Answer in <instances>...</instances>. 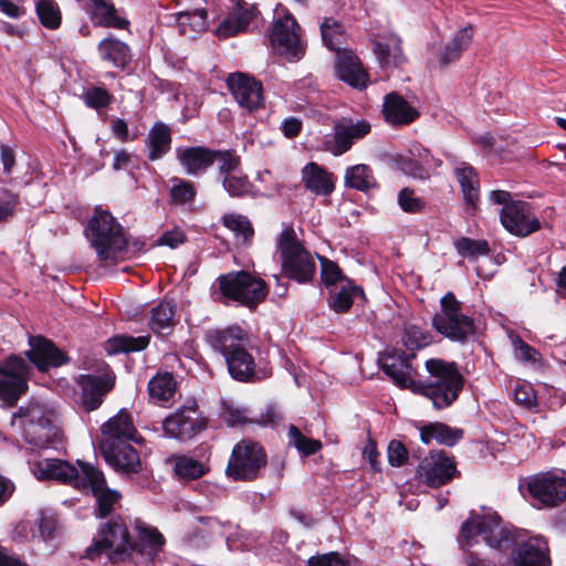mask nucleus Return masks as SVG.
Returning <instances> with one entry per match:
<instances>
[{
	"mask_svg": "<svg viewBox=\"0 0 566 566\" xmlns=\"http://www.w3.org/2000/svg\"><path fill=\"white\" fill-rule=\"evenodd\" d=\"M85 234L99 261L116 259L127 247L126 234L120 223L109 211L99 207L95 208L88 220Z\"/></svg>",
	"mask_w": 566,
	"mask_h": 566,
	"instance_id": "obj_6",
	"label": "nucleus"
},
{
	"mask_svg": "<svg viewBox=\"0 0 566 566\" xmlns=\"http://www.w3.org/2000/svg\"><path fill=\"white\" fill-rule=\"evenodd\" d=\"M401 340L406 349L411 352L410 357H415L413 352L428 346L432 342V336L419 326L409 325L405 328Z\"/></svg>",
	"mask_w": 566,
	"mask_h": 566,
	"instance_id": "obj_49",
	"label": "nucleus"
},
{
	"mask_svg": "<svg viewBox=\"0 0 566 566\" xmlns=\"http://www.w3.org/2000/svg\"><path fill=\"white\" fill-rule=\"evenodd\" d=\"M371 126L366 119L342 117L334 122L332 133L324 137V149L334 156H342L370 133Z\"/></svg>",
	"mask_w": 566,
	"mask_h": 566,
	"instance_id": "obj_14",
	"label": "nucleus"
},
{
	"mask_svg": "<svg viewBox=\"0 0 566 566\" xmlns=\"http://www.w3.org/2000/svg\"><path fill=\"white\" fill-rule=\"evenodd\" d=\"M31 472L38 480H56L83 492H91L96 504L94 514L98 518L116 516L122 507V494L106 485L102 471L93 464L77 460L75 464L60 459H42L29 462Z\"/></svg>",
	"mask_w": 566,
	"mask_h": 566,
	"instance_id": "obj_1",
	"label": "nucleus"
},
{
	"mask_svg": "<svg viewBox=\"0 0 566 566\" xmlns=\"http://www.w3.org/2000/svg\"><path fill=\"white\" fill-rule=\"evenodd\" d=\"M514 401L526 410H534L537 407V397L532 384L517 382L513 390Z\"/></svg>",
	"mask_w": 566,
	"mask_h": 566,
	"instance_id": "obj_55",
	"label": "nucleus"
},
{
	"mask_svg": "<svg viewBox=\"0 0 566 566\" xmlns=\"http://www.w3.org/2000/svg\"><path fill=\"white\" fill-rule=\"evenodd\" d=\"M136 437L137 430L130 415L122 409L102 426L101 446H106L111 453L114 444L136 441Z\"/></svg>",
	"mask_w": 566,
	"mask_h": 566,
	"instance_id": "obj_20",
	"label": "nucleus"
},
{
	"mask_svg": "<svg viewBox=\"0 0 566 566\" xmlns=\"http://www.w3.org/2000/svg\"><path fill=\"white\" fill-rule=\"evenodd\" d=\"M400 168L402 171L412 176L413 178H428V171L426 170V168L419 161L413 160L411 158H402L400 160Z\"/></svg>",
	"mask_w": 566,
	"mask_h": 566,
	"instance_id": "obj_64",
	"label": "nucleus"
},
{
	"mask_svg": "<svg viewBox=\"0 0 566 566\" xmlns=\"http://www.w3.org/2000/svg\"><path fill=\"white\" fill-rule=\"evenodd\" d=\"M258 10L254 4L244 0H237L228 17L217 28L219 38H229L244 31L251 21L256 17Z\"/></svg>",
	"mask_w": 566,
	"mask_h": 566,
	"instance_id": "obj_26",
	"label": "nucleus"
},
{
	"mask_svg": "<svg viewBox=\"0 0 566 566\" xmlns=\"http://www.w3.org/2000/svg\"><path fill=\"white\" fill-rule=\"evenodd\" d=\"M345 186L359 191H368L376 187V180L369 166L358 164L345 171Z\"/></svg>",
	"mask_w": 566,
	"mask_h": 566,
	"instance_id": "obj_44",
	"label": "nucleus"
},
{
	"mask_svg": "<svg viewBox=\"0 0 566 566\" xmlns=\"http://www.w3.org/2000/svg\"><path fill=\"white\" fill-rule=\"evenodd\" d=\"M35 12L40 23L49 29L56 30L62 23V13L54 0H40L35 4Z\"/></svg>",
	"mask_w": 566,
	"mask_h": 566,
	"instance_id": "obj_48",
	"label": "nucleus"
},
{
	"mask_svg": "<svg viewBox=\"0 0 566 566\" xmlns=\"http://www.w3.org/2000/svg\"><path fill=\"white\" fill-rule=\"evenodd\" d=\"M410 356L403 352L396 354H386L381 358V367L387 376H389L399 387H415L416 381L412 379V368L409 363Z\"/></svg>",
	"mask_w": 566,
	"mask_h": 566,
	"instance_id": "obj_30",
	"label": "nucleus"
},
{
	"mask_svg": "<svg viewBox=\"0 0 566 566\" xmlns=\"http://www.w3.org/2000/svg\"><path fill=\"white\" fill-rule=\"evenodd\" d=\"M101 451L107 464L116 472L132 474L137 473L142 468L139 454L130 442L114 444L111 453L106 446H101Z\"/></svg>",
	"mask_w": 566,
	"mask_h": 566,
	"instance_id": "obj_25",
	"label": "nucleus"
},
{
	"mask_svg": "<svg viewBox=\"0 0 566 566\" xmlns=\"http://www.w3.org/2000/svg\"><path fill=\"white\" fill-rule=\"evenodd\" d=\"M222 185L231 197H242L249 193L252 187L248 177L241 170L228 177H223Z\"/></svg>",
	"mask_w": 566,
	"mask_h": 566,
	"instance_id": "obj_54",
	"label": "nucleus"
},
{
	"mask_svg": "<svg viewBox=\"0 0 566 566\" xmlns=\"http://www.w3.org/2000/svg\"><path fill=\"white\" fill-rule=\"evenodd\" d=\"M453 457L443 450L431 451L417 467L416 479L429 488H440L459 476Z\"/></svg>",
	"mask_w": 566,
	"mask_h": 566,
	"instance_id": "obj_15",
	"label": "nucleus"
},
{
	"mask_svg": "<svg viewBox=\"0 0 566 566\" xmlns=\"http://www.w3.org/2000/svg\"><path fill=\"white\" fill-rule=\"evenodd\" d=\"M441 310L432 317V327L452 342L465 343L475 334L473 318L463 313L462 303L452 292L440 300Z\"/></svg>",
	"mask_w": 566,
	"mask_h": 566,
	"instance_id": "obj_10",
	"label": "nucleus"
},
{
	"mask_svg": "<svg viewBox=\"0 0 566 566\" xmlns=\"http://www.w3.org/2000/svg\"><path fill=\"white\" fill-rule=\"evenodd\" d=\"M222 418L231 427L242 424L248 421L245 410L233 407L232 405L223 403Z\"/></svg>",
	"mask_w": 566,
	"mask_h": 566,
	"instance_id": "obj_63",
	"label": "nucleus"
},
{
	"mask_svg": "<svg viewBox=\"0 0 566 566\" xmlns=\"http://www.w3.org/2000/svg\"><path fill=\"white\" fill-rule=\"evenodd\" d=\"M22 418L23 437L32 450L54 447L60 441L61 431L53 424V411L40 402H31L27 408L19 409Z\"/></svg>",
	"mask_w": 566,
	"mask_h": 566,
	"instance_id": "obj_8",
	"label": "nucleus"
},
{
	"mask_svg": "<svg viewBox=\"0 0 566 566\" xmlns=\"http://www.w3.org/2000/svg\"><path fill=\"white\" fill-rule=\"evenodd\" d=\"M19 203L18 196L8 189H0V222L13 214Z\"/></svg>",
	"mask_w": 566,
	"mask_h": 566,
	"instance_id": "obj_60",
	"label": "nucleus"
},
{
	"mask_svg": "<svg viewBox=\"0 0 566 566\" xmlns=\"http://www.w3.org/2000/svg\"><path fill=\"white\" fill-rule=\"evenodd\" d=\"M222 220L224 227L233 232L238 245H247L252 241L254 230L245 216L226 214Z\"/></svg>",
	"mask_w": 566,
	"mask_h": 566,
	"instance_id": "obj_46",
	"label": "nucleus"
},
{
	"mask_svg": "<svg viewBox=\"0 0 566 566\" xmlns=\"http://www.w3.org/2000/svg\"><path fill=\"white\" fill-rule=\"evenodd\" d=\"M88 13L94 25L114 29H127L129 21L118 15L111 0H90Z\"/></svg>",
	"mask_w": 566,
	"mask_h": 566,
	"instance_id": "obj_34",
	"label": "nucleus"
},
{
	"mask_svg": "<svg viewBox=\"0 0 566 566\" xmlns=\"http://www.w3.org/2000/svg\"><path fill=\"white\" fill-rule=\"evenodd\" d=\"M146 145L149 149V160L155 161L164 157L171 146L170 128L161 122L156 123L147 135Z\"/></svg>",
	"mask_w": 566,
	"mask_h": 566,
	"instance_id": "obj_38",
	"label": "nucleus"
},
{
	"mask_svg": "<svg viewBox=\"0 0 566 566\" xmlns=\"http://www.w3.org/2000/svg\"><path fill=\"white\" fill-rule=\"evenodd\" d=\"M30 350L25 352L29 360L40 370L60 367L66 363V356L55 347L53 342L42 337L30 338Z\"/></svg>",
	"mask_w": 566,
	"mask_h": 566,
	"instance_id": "obj_22",
	"label": "nucleus"
},
{
	"mask_svg": "<svg viewBox=\"0 0 566 566\" xmlns=\"http://www.w3.org/2000/svg\"><path fill=\"white\" fill-rule=\"evenodd\" d=\"M327 293L328 307L338 314L347 313L356 298L364 297L363 289L350 280H343L342 284L329 287Z\"/></svg>",
	"mask_w": 566,
	"mask_h": 566,
	"instance_id": "obj_32",
	"label": "nucleus"
},
{
	"mask_svg": "<svg viewBox=\"0 0 566 566\" xmlns=\"http://www.w3.org/2000/svg\"><path fill=\"white\" fill-rule=\"evenodd\" d=\"M514 566H551L549 548L543 537L522 542L512 553Z\"/></svg>",
	"mask_w": 566,
	"mask_h": 566,
	"instance_id": "obj_24",
	"label": "nucleus"
},
{
	"mask_svg": "<svg viewBox=\"0 0 566 566\" xmlns=\"http://www.w3.org/2000/svg\"><path fill=\"white\" fill-rule=\"evenodd\" d=\"M220 176L228 177L240 171V158L231 151L214 150Z\"/></svg>",
	"mask_w": 566,
	"mask_h": 566,
	"instance_id": "obj_56",
	"label": "nucleus"
},
{
	"mask_svg": "<svg viewBox=\"0 0 566 566\" xmlns=\"http://www.w3.org/2000/svg\"><path fill=\"white\" fill-rule=\"evenodd\" d=\"M374 52L382 67L399 66L405 61V56L400 46V40L396 36H389L375 41Z\"/></svg>",
	"mask_w": 566,
	"mask_h": 566,
	"instance_id": "obj_40",
	"label": "nucleus"
},
{
	"mask_svg": "<svg viewBox=\"0 0 566 566\" xmlns=\"http://www.w3.org/2000/svg\"><path fill=\"white\" fill-rule=\"evenodd\" d=\"M289 444L295 447L304 457L315 454L322 449L319 440L305 437L294 424L289 427Z\"/></svg>",
	"mask_w": 566,
	"mask_h": 566,
	"instance_id": "obj_50",
	"label": "nucleus"
},
{
	"mask_svg": "<svg viewBox=\"0 0 566 566\" xmlns=\"http://www.w3.org/2000/svg\"><path fill=\"white\" fill-rule=\"evenodd\" d=\"M398 203L403 211L410 213L419 212L423 207L422 201L415 197L413 191L409 188H403L399 191Z\"/></svg>",
	"mask_w": 566,
	"mask_h": 566,
	"instance_id": "obj_62",
	"label": "nucleus"
},
{
	"mask_svg": "<svg viewBox=\"0 0 566 566\" xmlns=\"http://www.w3.org/2000/svg\"><path fill=\"white\" fill-rule=\"evenodd\" d=\"M321 260V279L326 290L335 285L342 284L343 280H349L345 276L339 266L328 260L327 258L319 256Z\"/></svg>",
	"mask_w": 566,
	"mask_h": 566,
	"instance_id": "obj_53",
	"label": "nucleus"
},
{
	"mask_svg": "<svg viewBox=\"0 0 566 566\" xmlns=\"http://www.w3.org/2000/svg\"><path fill=\"white\" fill-rule=\"evenodd\" d=\"M76 382L81 388V401L86 411L97 409L104 397L112 390L113 380L106 375L85 374L76 378Z\"/></svg>",
	"mask_w": 566,
	"mask_h": 566,
	"instance_id": "obj_21",
	"label": "nucleus"
},
{
	"mask_svg": "<svg viewBox=\"0 0 566 566\" xmlns=\"http://www.w3.org/2000/svg\"><path fill=\"white\" fill-rule=\"evenodd\" d=\"M170 198L175 205H186L195 201L197 189L191 181L174 177L171 179Z\"/></svg>",
	"mask_w": 566,
	"mask_h": 566,
	"instance_id": "obj_51",
	"label": "nucleus"
},
{
	"mask_svg": "<svg viewBox=\"0 0 566 566\" xmlns=\"http://www.w3.org/2000/svg\"><path fill=\"white\" fill-rule=\"evenodd\" d=\"M479 537L492 548L506 549L515 542L513 531L496 513L475 515L461 526L459 543L463 551L479 543Z\"/></svg>",
	"mask_w": 566,
	"mask_h": 566,
	"instance_id": "obj_7",
	"label": "nucleus"
},
{
	"mask_svg": "<svg viewBox=\"0 0 566 566\" xmlns=\"http://www.w3.org/2000/svg\"><path fill=\"white\" fill-rule=\"evenodd\" d=\"M206 342L222 355L231 377L238 381H259L270 376L266 368H258L254 357L247 349L248 333L238 325L216 328L206 333Z\"/></svg>",
	"mask_w": 566,
	"mask_h": 566,
	"instance_id": "obj_2",
	"label": "nucleus"
},
{
	"mask_svg": "<svg viewBox=\"0 0 566 566\" xmlns=\"http://www.w3.org/2000/svg\"><path fill=\"white\" fill-rule=\"evenodd\" d=\"M511 342L516 358L527 363H536L538 360L539 353L531 345L525 343L518 335L511 336Z\"/></svg>",
	"mask_w": 566,
	"mask_h": 566,
	"instance_id": "obj_57",
	"label": "nucleus"
},
{
	"mask_svg": "<svg viewBox=\"0 0 566 566\" xmlns=\"http://www.w3.org/2000/svg\"><path fill=\"white\" fill-rule=\"evenodd\" d=\"M97 51L101 59L113 66L124 70L133 59L130 48L116 38H105L98 45Z\"/></svg>",
	"mask_w": 566,
	"mask_h": 566,
	"instance_id": "obj_35",
	"label": "nucleus"
},
{
	"mask_svg": "<svg viewBox=\"0 0 566 566\" xmlns=\"http://www.w3.org/2000/svg\"><path fill=\"white\" fill-rule=\"evenodd\" d=\"M304 188L315 196L328 197L335 190V177L317 163L306 164L301 171Z\"/></svg>",
	"mask_w": 566,
	"mask_h": 566,
	"instance_id": "obj_27",
	"label": "nucleus"
},
{
	"mask_svg": "<svg viewBox=\"0 0 566 566\" xmlns=\"http://www.w3.org/2000/svg\"><path fill=\"white\" fill-rule=\"evenodd\" d=\"M149 340V335H143L137 337L129 335H116L105 343V350L109 355L139 352L148 346Z\"/></svg>",
	"mask_w": 566,
	"mask_h": 566,
	"instance_id": "obj_43",
	"label": "nucleus"
},
{
	"mask_svg": "<svg viewBox=\"0 0 566 566\" xmlns=\"http://www.w3.org/2000/svg\"><path fill=\"white\" fill-rule=\"evenodd\" d=\"M135 530L137 538L132 541L133 554L154 559L164 548L166 542L164 535L156 527L143 521H136Z\"/></svg>",
	"mask_w": 566,
	"mask_h": 566,
	"instance_id": "obj_28",
	"label": "nucleus"
},
{
	"mask_svg": "<svg viewBox=\"0 0 566 566\" xmlns=\"http://www.w3.org/2000/svg\"><path fill=\"white\" fill-rule=\"evenodd\" d=\"M473 38V29L471 25L460 29L453 38L440 49V63L448 65L460 59Z\"/></svg>",
	"mask_w": 566,
	"mask_h": 566,
	"instance_id": "obj_39",
	"label": "nucleus"
},
{
	"mask_svg": "<svg viewBox=\"0 0 566 566\" xmlns=\"http://www.w3.org/2000/svg\"><path fill=\"white\" fill-rule=\"evenodd\" d=\"M388 462L391 467L399 468L408 461V450L398 440H391L387 448Z\"/></svg>",
	"mask_w": 566,
	"mask_h": 566,
	"instance_id": "obj_59",
	"label": "nucleus"
},
{
	"mask_svg": "<svg viewBox=\"0 0 566 566\" xmlns=\"http://www.w3.org/2000/svg\"><path fill=\"white\" fill-rule=\"evenodd\" d=\"M275 247L282 272L287 279L301 284L313 280L316 272L315 260L297 238L293 226H283L276 237Z\"/></svg>",
	"mask_w": 566,
	"mask_h": 566,
	"instance_id": "obj_4",
	"label": "nucleus"
},
{
	"mask_svg": "<svg viewBox=\"0 0 566 566\" xmlns=\"http://www.w3.org/2000/svg\"><path fill=\"white\" fill-rule=\"evenodd\" d=\"M30 364L19 355H10L0 361V399L14 406L28 390Z\"/></svg>",
	"mask_w": 566,
	"mask_h": 566,
	"instance_id": "obj_13",
	"label": "nucleus"
},
{
	"mask_svg": "<svg viewBox=\"0 0 566 566\" xmlns=\"http://www.w3.org/2000/svg\"><path fill=\"white\" fill-rule=\"evenodd\" d=\"M176 306L172 301L163 300L150 311L149 327L161 336H167L172 332L176 324L175 321Z\"/></svg>",
	"mask_w": 566,
	"mask_h": 566,
	"instance_id": "obj_36",
	"label": "nucleus"
},
{
	"mask_svg": "<svg viewBox=\"0 0 566 566\" xmlns=\"http://www.w3.org/2000/svg\"><path fill=\"white\" fill-rule=\"evenodd\" d=\"M300 25L292 14L285 13L277 18L269 35L272 48L277 54L290 61L300 60L305 53V44L301 40Z\"/></svg>",
	"mask_w": 566,
	"mask_h": 566,
	"instance_id": "obj_17",
	"label": "nucleus"
},
{
	"mask_svg": "<svg viewBox=\"0 0 566 566\" xmlns=\"http://www.w3.org/2000/svg\"><path fill=\"white\" fill-rule=\"evenodd\" d=\"M84 99L87 106L98 109L109 105L111 94L102 87H92L86 91Z\"/></svg>",
	"mask_w": 566,
	"mask_h": 566,
	"instance_id": "obj_58",
	"label": "nucleus"
},
{
	"mask_svg": "<svg viewBox=\"0 0 566 566\" xmlns=\"http://www.w3.org/2000/svg\"><path fill=\"white\" fill-rule=\"evenodd\" d=\"M457 252L464 258H478L490 252L489 243L485 240H473L461 238L454 242Z\"/></svg>",
	"mask_w": 566,
	"mask_h": 566,
	"instance_id": "obj_52",
	"label": "nucleus"
},
{
	"mask_svg": "<svg viewBox=\"0 0 566 566\" xmlns=\"http://www.w3.org/2000/svg\"><path fill=\"white\" fill-rule=\"evenodd\" d=\"M177 382L170 373H159L148 382L150 400L155 403L170 401L176 392Z\"/></svg>",
	"mask_w": 566,
	"mask_h": 566,
	"instance_id": "obj_42",
	"label": "nucleus"
},
{
	"mask_svg": "<svg viewBox=\"0 0 566 566\" xmlns=\"http://www.w3.org/2000/svg\"><path fill=\"white\" fill-rule=\"evenodd\" d=\"M132 538L125 520L112 516L102 523L93 542L85 549V557L95 560L107 555L113 563L124 562L133 556Z\"/></svg>",
	"mask_w": 566,
	"mask_h": 566,
	"instance_id": "obj_5",
	"label": "nucleus"
},
{
	"mask_svg": "<svg viewBox=\"0 0 566 566\" xmlns=\"http://www.w3.org/2000/svg\"><path fill=\"white\" fill-rule=\"evenodd\" d=\"M306 566H350L348 560L338 553L332 552L327 554L312 556L307 560Z\"/></svg>",
	"mask_w": 566,
	"mask_h": 566,
	"instance_id": "obj_61",
	"label": "nucleus"
},
{
	"mask_svg": "<svg viewBox=\"0 0 566 566\" xmlns=\"http://www.w3.org/2000/svg\"><path fill=\"white\" fill-rule=\"evenodd\" d=\"M468 209L474 210L479 199V177L475 169L467 163H460L454 168Z\"/></svg>",
	"mask_w": 566,
	"mask_h": 566,
	"instance_id": "obj_37",
	"label": "nucleus"
},
{
	"mask_svg": "<svg viewBox=\"0 0 566 566\" xmlns=\"http://www.w3.org/2000/svg\"><path fill=\"white\" fill-rule=\"evenodd\" d=\"M208 467L191 457L179 455L174 460V471L179 480H196L208 472Z\"/></svg>",
	"mask_w": 566,
	"mask_h": 566,
	"instance_id": "obj_47",
	"label": "nucleus"
},
{
	"mask_svg": "<svg viewBox=\"0 0 566 566\" xmlns=\"http://www.w3.org/2000/svg\"><path fill=\"white\" fill-rule=\"evenodd\" d=\"M227 84L234 99L242 108L253 112L263 106L264 99L261 82L243 73H234L229 75Z\"/></svg>",
	"mask_w": 566,
	"mask_h": 566,
	"instance_id": "obj_19",
	"label": "nucleus"
},
{
	"mask_svg": "<svg viewBox=\"0 0 566 566\" xmlns=\"http://www.w3.org/2000/svg\"><path fill=\"white\" fill-rule=\"evenodd\" d=\"M502 226L513 235L525 238L541 229L539 220L522 200L511 201L500 210Z\"/></svg>",
	"mask_w": 566,
	"mask_h": 566,
	"instance_id": "obj_18",
	"label": "nucleus"
},
{
	"mask_svg": "<svg viewBox=\"0 0 566 566\" xmlns=\"http://www.w3.org/2000/svg\"><path fill=\"white\" fill-rule=\"evenodd\" d=\"M177 158L190 176L205 174L216 163L214 150L202 146L178 149Z\"/></svg>",
	"mask_w": 566,
	"mask_h": 566,
	"instance_id": "obj_29",
	"label": "nucleus"
},
{
	"mask_svg": "<svg viewBox=\"0 0 566 566\" xmlns=\"http://www.w3.org/2000/svg\"><path fill=\"white\" fill-rule=\"evenodd\" d=\"M218 286L219 292L214 293L216 301L231 300L250 308L259 305L268 295L265 282L245 271L220 275Z\"/></svg>",
	"mask_w": 566,
	"mask_h": 566,
	"instance_id": "obj_9",
	"label": "nucleus"
},
{
	"mask_svg": "<svg viewBox=\"0 0 566 566\" xmlns=\"http://www.w3.org/2000/svg\"><path fill=\"white\" fill-rule=\"evenodd\" d=\"M382 114L386 122L394 126L408 125L419 117L418 111L395 92L385 96Z\"/></svg>",
	"mask_w": 566,
	"mask_h": 566,
	"instance_id": "obj_31",
	"label": "nucleus"
},
{
	"mask_svg": "<svg viewBox=\"0 0 566 566\" xmlns=\"http://www.w3.org/2000/svg\"><path fill=\"white\" fill-rule=\"evenodd\" d=\"M533 507L537 510L559 506L566 500V476L554 471L528 475L521 484Z\"/></svg>",
	"mask_w": 566,
	"mask_h": 566,
	"instance_id": "obj_11",
	"label": "nucleus"
},
{
	"mask_svg": "<svg viewBox=\"0 0 566 566\" xmlns=\"http://www.w3.org/2000/svg\"><path fill=\"white\" fill-rule=\"evenodd\" d=\"M207 11L205 9L178 12L176 20L179 33L189 39L196 38L197 34L207 30Z\"/></svg>",
	"mask_w": 566,
	"mask_h": 566,
	"instance_id": "obj_41",
	"label": "nucleus"
},
{
	"mask_svg": "<svg viewBox=\"0 0 566 566\" xmlns=\"http://www.w3.org/2000/svg\"><path fill=\"white\" fill-rule=\"evenodd\" d=\"M321 33L323 43L329 50L336 52L344 50L343 45L346 44L347 34L344 25L339 21L333 18L325 19L321 24Z\"/></svg>",
	"mask_w": 566,
	"mask_h": 566,
	"instance_id": "obj_45",
	"label": "nucleus"
},
{
	"mask_svg": "<svg viewBox=\"0 0 566 566\" xmlns=\"http://www.w3.org/2000/svg\"><path fill=\"white\" fill-rule=\"evenodd\" d=\"M429 377L416 382L415 391L432 401L436 409L450 407L464 386V378L453 361L431 358L426 361Z\"/></svg>",
	"mask_w": 566,
	"mask_h": 566,
	"instance_id": "obj_3",
	"label": "nucleus"
},
{
	"mask_svg": "<svg viewBox=\"0 0 566 566\" xmlns=\"http://www.w3.org/2000/svg\"><path fill=\"white\" fill-rule=\"evenodd\" d=\"M266 463L268 455L263 447L244 439L233 447L226 472L234 481L250 482L261 476Z\"/></svg>",
	"mask_w": 566,
	"mask_h": 566,
	"instance_id": "obj_12",
	"label": "nucleus"
},
{
	"mask_svg": "<svg viewBox=\"0 0 566 566\" xmlns=\"http://www.w3.org/2000/svg\"><path fill=\"white\" fill-rule=\"evenodd\" d=\"M420 440L424 444L436 441L446 447H453L459 443L464 436L461 428L450 427L443 422H429L419 428Z\"/></svg>",
	"mask_w": 566,
	"mask_h": 566,
	"instance_id": "obj_33",
	"label": "nucleus"
},
{
	"mask_svg": "<svg viewBox=\"0 0 566 566\" xmlns=\"http://www.w3.org/2000/svg\"><path fill=\"white\" fill-rule=\"evenodd\" d=\"M163 430L168 438L181 442L189 441L207 428V419L201 415L196 402L182 406L163 421Z\"/></svg>",
	"mask_w": 566,
	"mask_h": 566,
	"instance_id": "obj_16",
	"label": "nucleus"
},
{
	"mask_svg": "<svg viewBox=\"0 0 566 566\" xmlns=\"http://www.w3.org/2000/svg\"><path fill=\"white\" fill-rule=\"evenodd\" d=\"M335 67L338 77L352 87L358 90L367 87L368 74L353 51L344 49L337 52Z\"/></svg>",
	"mask_w": 566,
	"mask_h": 566,
	"instance_id": "obj_23",
	"label": "nucleus"
}]
</instances>
